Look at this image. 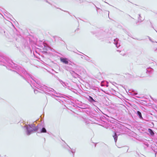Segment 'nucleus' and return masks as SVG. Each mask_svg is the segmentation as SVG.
<instances>
[{
	"label": "nucleus",
	"mask_w": 157,
	"mask_h": 157,
	"mask_svg": "<svg viewBox=\"0 0 157 157\" xmlns=\"http://www.w3.org/2000/svg\"><path fill=\"white\" fill-rule=\"evenodd\" d=\"M118 39L117 38L114 40V44L116 45V47L117 48L120 46V44H119L118 43Z\"/></svg>",
	"instance_id": "423d86ee"
},
{
	"label": "nucleus",
	"mask_w": 157,
	"mask_h": 157,
	"mask_svg": "<svg viewBox=\"0 0 157 157\" xmlns=\"http://www.w3.org/2000/svg\"><path fill=\"white\" fill-rule=\"evenodd\" d=\"M64 69L67 71H68L69 70V67L68 66H65L64 67Z\"/></svg>",
	"instance_id": "a211bd4d"
},
{
	"label": "nucleus",
	"mask_w": 157,
	"mask_h": 157,
	"mask_svg": "<svg viewBox=\"0 0 157 157\" xmlns=\"http://www.w3.org/2000/svg\"><path fill=\"white\" fill-rule=\"evenodd\" d=\"M40 132H41V133L47 132V130H46V128L44 127L42 128L41 129V131H40Z\"/></svg>",
	"instance_id": "9b49d317"
},
{
	"label": "nucleus",
	"mask_w": 157,
	"mask_h": 157,
	"mask_svg": "<svg viewBox=\"0 0 157 157\" xmlns=\"http://www.w3.org/2000/svg\"><path fill=\"white\" fill-rule=\"evenodd\" d=\"M2 61H3L2 59V58L0 56V62H2Z\"/></svg>",
	"instance_id": "4be33fe9"
},
{
	"label": "nucleus",
	"mask_w": 157,
	"mask_h": 157,
	"mask_svg": "<svg viewBox=\"0 0 157 157\" xmlns=\"http://www.w3.org/2000/svg\"><path fill=\"white\" fill-rule=\"evenodd\" d=\"M33 89H34V93L35 94H37L38 93V90H36V89H34V88H33Z\"/></svg>",
	"instance_id": "412c9836"
},
{
	"label": "nucleus",
	"mask_w": 157,
	"mask_h": 157,
	"mask_svg": "<svg viewBox=\"0 0 157 157\" xmlns=\"http://www.w3.org/2000/svg\"><path fill=\"white\" fill-rule=\"evenodd\" d=\"M140 17H141V16H140V14H139L138 21L141 22L142 21H143V20H141L140 18Z\"/></svg>",
	"instance_id": "6ab92c4d"
},
{
	"label": "nucleus",
	"mask_w": 157,
	"mask_h": 157,
	"mask_svg": "<svg viewBox=\"0 0 157 157\" xmlns=\"http://www.w3.org/2000/svg\"><path fill=\"white\" fill-rule=\"evenodd\" d=\"M24 127L25 128V132L26 134L28 136H29L31 133L33 132V128L28 125L26 126H25Z\"/></svg>",
	"instance_id": "f03ea898"
},
{
	"label": "nucleus",
	"mask_w": 157,
	"mask_h": 157,
	"mask_svg": "<svg viewBox=\"0 0 157 157\" xmlns=\"http://www.w3.org/2000/svg\"><path fill=\"white\" fill-rule=\"evenodd\" d=\"M46 2H47L49 4H50V3H49V2H48V1H46Z\"/></svg>",
	"instance_id": "b1692460"
},
{
	"label": "nucleus",
	"mask_w": 157,
	"mask_h": 157,
	"mask_svg": "<svg viewBox=\"0 0 157 157\" xmlns=\"http://www.w3.org/2000/svg\"><path fill=\"white\" fill-rule=\"evenodd\" d=\"M153 69H152L151 68H148L147 69V73H148L149 74L150 73H151L153 71Z\"/></svg>",
	"instance_id": "9d476101"
},
{
	"label": "nucleus",
	"mask_w": 157,
	"mask_h": 157,
	"mask_svg": "<svg viewBox=\"0 0 157 157\" xmlns=\"http://www.w3.org/2000/svg\"><path fill=\"white\" fill-rule=\"evenodd\" d=\"M149 40L151 41V42H156V43H157V40L156 41H152L151 39V38L149 37Z\"/></svg>",
	"instance_id": "aec40b11"
},
{
	"label": "nucleus",
	"mask_w": 157,
	"mask_h": 157,
	"mask_svg": "<svg viewBox=\"0 0 157 157\" xmlns=\"http://www.w3.org/2000/svg\"><path fill=\"white\" fill-rule=\"evenodd\" d=\"M152 27V28H153L154 29V27L152 25L151 26Z\"/></svg>",
	"instance_id": "cd10ccee"
},
{
	"label": "nucleus",
	"mask_w": 157,
	"mask_h": 157,
	"mask_svg": "<svg viewBox=\"0 0 157 157\" xmlns=\"http://www.w3.org/2000/svg\"><path fill=\"white\" fill-rule=\"evenodd\" d=\"M117 51H118V52H120V51L119 50H117Z\"/></svg>",
	"instance_id": "c85d7f7f"
},
{
	"label": "nucleus",
	"mask_w": 157,
	"mask_h": 157,
	"mask_svg": "<svg viewBox=\"0 0 157 157\" xmlns=\"http://www.w3.org/2000/svg\"><path fill=\"white\" fill-rule=\"evenodd\" d=\"M71 74L72 75V76L75 78H76L78 77L79 75L76 73L74 71H70V72Z\"/></svg>",
	"instance_id": "20e7f679"
},
{
	"label": "nucleus",
	"mask_w": 157,
	"mask_h": 157,
	"mask_svg": "<svg viewBox=\"0 0 157 157\" xmlns=\"http://www.w3.org/2000/svg\"><path fill=\"white\" fill-rule=\"evenodd\" d=\"M137 115L139 117L140 119H143V118L142 116L141 113L140 111H137Z\"/></svg>",
	"instance_id": "6e6552de"
},
{
	"label": "nucleus",
	"mask_w": 157,
	"mask_h": 157,
	"mask_svg": "<svg viewBox=\"0 0 157 157\" xmlns=\"http://www.w3.org/2000/svg\"><path fill=\"white\" fill-rule=\"evenodd\" d=\"M33 132H36L38 129V126H35L34 128H33Z\"/></svg>",
	"instance_id": "4468645a"
},
{
	"label": "nucleus",
	"mask_w": 157,
	"mask_h": 157,
	"mask_svg": "<svg viewBox=\"0 0 157 157\" xmlns=\"http://www.w3.org/2000/svg\"><path fill=\"white\" fill-rule=\"evenodd\" d=\"M87 99L91 103H93L94 102H96L92 97L90 96H88V98H87Z\"/></svg>",
	"instance_id": "39448f33"
},
{
	"label": "nucleus",
	"mask_w": 157,
	"mask_h": 157,
	"mask_svg": "<svg viewBox=\"0 0 157 157\" xmlns=\"http://www.w3.org/2000/svg\"><path fill=\"white\" fill-rule=\"evenodd\" d=\"M75 149H72L71 150V152L73 153V155L74 156V153H75Z\"/></svg>",
	"instance_id": "f3484780"
},
{
	"label": "nucleus",
	"mask_w": 157,
	"mask_h": 157,
	"mask_svg": "<svg viewBox=\"0 0 157 157\" xmlns=\"http://www.w3.org/2000/svg\"><path fill=\"white\" fill-rule=\"evenodd\" d=\"M96 8H97V9H100L99 8H98L96 6ZM100 10H101V9H100Z\"/></svg>",
	"instance_id": "393cba45"
},
{
	"label": "nucleus",
	"mask_w": 157,
	"mask_h": 157,
	"mask_svg": "<svg viewBox=\"0 0 157 157\" xmlns=\"http://www.w3.org/2000/svg\"><path fill=\"white\" fill-rule=\"evenodd\" d=\"M147 147H148V145H147Z\"/></svg>",
	"instance_id": "2f4dec72"
},
{
	"label": "nucleus",
	"mask_w": 157,
	"mask_h": 157,
	"mask_svg": "<svg viewBox=\"0 0 157 157\" xmlns=\"http://www.w3.org/2000/svg\"><path fill=\"white\" fill-rule=\"evenodd\" d=\"M9 66L12 68L15 69L17 73L20 75L22 78L29 83L31 86L32 85L38 89H41L45 94L48 95H53V93H56V91L52 88H49L41 84L39 81H36L31 75L28 73L24 69H22L20 66L15 64L12 61L10 62Z\"/></svg>",
	"instance_id": "f257e3e1"
},
{
	"label": "nucleus",
	"mask_w": 157,
	"mask_h": 157,
	"mask_svg": "<svg viewBox=\"0 0 157 157\" xmlns=\"http://www.w3.org/2000/svg\"><path fill=\"white\" fill-rule=\"evenodd\" d=\"M0 33L3 34L5 33V30L1 27H0Z\"/></svg>",
	"instance_id": "f8f14e48"
},
{
	"label": "nucleus",
	"mask_w": 157,
	"mask_h": 157,
	"mask_svg": "<svg viewBox=\"0 0 157 157\" xmlns=\"http://www.w3.org/2000/svg\"><path fill=\"white\" fill-rule=\"evenodd\" d=\"M129 91H131V90H129V92L131 95H134L137 94V93L135 92L132 91V92H129Z\"/></svg>",
	"instance_id": "ddd939ff"
},
{
	"label": "nucleus",
	"mask_w": 157,
	"mask_h": 157,
	"mask_svg": "<svg viewBox=\"0 0 157 157\" xmlns=\"http://www.w3.org/2000/svg\"><path fill=\"white\" fill-rule=\"evenodd\" d=\"M67 149L69 152H71V148L70 147L67 145Z\"/></svg>",
	"instance_id": "dca6fc26"
},
{
	"label": "nucleus",
	"mask_w": 157,
	"mask_h": 157,
	"mask_svg": "<svg viewBox=\"0 0 157 157\" xmlns=\"http://www.w3.org/2000/svg\"><path fill=\"white\" fill-rule=\"evenodd\" d=\"M148 131L150 133L151 135L153 136V135H154V133L153 132V131L151 129L149 128L148 129Z\"/></svg>",
	"instance_id": "1a4fd4ad"
},
{
	"label": "nucleus",
	"mask_w": 157,
	"mask_h": 157,
	"mask_svg": "<svg viewBox=\"0 0 157 157\" xmlns=\"http://www.w3.org/2000/svg\"><path fill=\"white\" fill-rule=\"evenodd\" d=\"M108 15H109V11H108Z\"/></svg>",
	"instance_id": "bb28decb"
},
{
	"label": "nucleus",
	"mask_w": 157,
	"mask_h": 157,
	"mask_svg": "<svg viewBox=\"0 0 157 157\" xmlns=\"http://www.w3.org/2000/svg\"><path fill=\"white\" fill-rule=\"evenodd\" d=\"M85 59L87 60H88V58H85Z\"/></svg>",
	"instance_id": "a878e982"
},
{
	"label": "nucleus",
	"mask_w": 157,
	"mask_h": 157,
	"mask_svg": "<svg viewBox=\"0 0 157 157\" xmlns=\"http://www.w3.org/2000/svg\"><path fill=\"white\" fill-rule=\"evenodd\" d=\"M60 61L64 63L65 64H68L69 60L67 58H63L62 57H60Z\"/></svg>",
	"instance_id": "7ed1b4c3"
},
{
	"label": "nucleus",
	"mask_w": 157,
	"mask_h": 157,
	"mask_svg": "<svg viewBox=\"0 0 157 157\" xmlns=\"http://www.w3.org/2000/svg\"><path fill=\"white\" fill-rule=\"evenodd\" d=\"M151 24V22H150Z\"/></svg>",
	"instance_id": "7c9ffc66"
},
{
	"label": "nucleus",
	"mask_w": 157,
	"mask_h": 157,
	"mask_svg": "<svg viewBox=\"0 0 157 157\" xmlns=\"http://www.w3.org/2000/svg\"><path fill=\"white\" fill-rule=\"evenodd\" d=\"M119 135V134H117L116 132H115L114 135L113 136L115 142L117 141L118 136Z\"/></svg>",
	"instance_id": "0eeeda50"
},
{
	"label": "nucleus",
	"mask_w": 157,
	"mask_h": 157,
	"mask_svg": "<svg viewBox=\"0 0 157 157\" xmlns=\"http://www.w3.org/2000/svg\"><path fill=\"white\" fill-rule=\"evenodd\" d=\"M56 96V97H58V96Z\"/></svg>",
	"instance_id": "c756f323"
},
{
	"label": "nucleus",
	"mask_w": 157,
	"mask_h": 157,
	"mask_svg": "<svg viewBox=\"0 0 157 157\" xmlns=\"http://www.w3.org/2000/svg\"><path fill=\"white\" fill-rule=\"evenodd\" d=\"M29 126H30L32 128H34L35 126V125L34 124H31L28 125Z\"/></svg>",
	"instance_id": "2eb2a0df"
},
{
	"label": "nucleus",
	"mask_w": 157,
	"mask_h": 157,
	"mask_svg": "<svg viewBox=\"0 0 157 157\" xmlns=\"http://www.w3.org/2000/svg\"><path fill=\"white\" fill-rule=\"evenodd\" d=\"M59 81L60 82H62V83H64V82L63 81H62L61 80H60V79H59Z\"/></svg>",
	"instance_id": "5701e85b"
}]
</instances>
